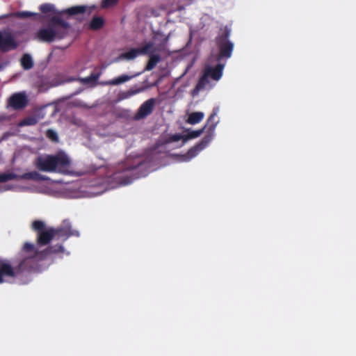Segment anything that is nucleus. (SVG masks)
<instances>
[{
    "label": "nucleus",
    "instance_id": "1",
    "mask_svg": "<svg viewBox=\"0 0 356 356\" xmlns=\"http://www.w3.org/2000/svg\"><path fill=\"white\" fill-rule=\"evenodd\" d=\"M35 165L41 171L68 172L70 161L64 153L56 155H44L38 156L35 161Z\"/></svg>",
    "mask_w": 356,
    "mask_h": 356
},
{
    "label": "nucleus",
    "instance_id": "2",
    "mask_svg": "<svg viewBox=\"0 0 356 356\" xmlns=\"http://www.w3.org/2000/svg\"><path fill=\"white\" fill-rule=\"evenodd\" d=\"M68 24L54 17L49 24L40 28L35 33V38L44 42H51L65 37L67 33Z\"/></svg>",
    "mask_w": 356,
    "mask_h": 356
},
{
    "label": "nucleus",
    "instance_id": "3",
    "mask_svg": "<svg viewBox=\"0 0 356 356\" xmlns=\"http://www.w3.org/2000/svg\"><path fill=\"white\" fill-rule=\"evenodd\" d=\"M57 234L66 237L71 235H78L76 231L71 230L70 223L68 221H65L63 225L56 230L51 228L40 232L38 237V243L41 245L47 244Z\"/></svg>",
    "mask_w": 356,
    "mask_h": 356
},
{
    "label": "nucleus",
    "instance_id": "4",
    "mask_svg": "<svg viewBox=\"0 0 356 356\" xmlns=\"http://www.w3.org/2000/svg\"><path fill=\"white\" fill-rule=\"evenodd\" d=\"M223 68L224 65L221 64L217 65L215 67H207L203 76L197 86V89L211 88L212 86L210 84L209 79L211 78L215 81H219L222 75Z\"/></svg>",
    "mask_w": 356,
    "mask_h": 356
},
{
    "label": "nucleus",
    "instance_id": "5",
    "mask_svg": "<svg viewBox=\"0 0 356 356\" xmlns=\"http://www.w3.org/2000/svg\"><path fill=\"white\" fill-rule=\"evenodd\" d=\"M19 44L13 33L8 31H0V51L6 52L15 49Z\"/></svg>",
    "mask_w": 356,
    "mask_h": 356
},
{
    "label": "nucleus",
    "instance_id": "6",
    "mask_svg": "<svg viewBox=\"0 0 356 356\" xmlns=\"http://www.w3.org/2000/svg\"><path fill=\"white\" fill-rule=\"evenodd\" d=\"M152 47L153 44L152 43H147L141 48L133 49L121 54L120 58L122 59L132 60L140 54H145L149 53Z\"/></svg>",
    "mask_w": 356,
    "mask_h": 356
},
{
    "label": "nucleus",
    "instance_id": "7",
    "mask_svg": "<svg viewBox=\"0 0 356 356\" xmlns=\"http://www.w3.org/2000/svg\"><path fill=\"white\" fill-rule=\"evenodd\" d=\"M155 102L154 99H149L145 102L139 108L136 115V119L140 120L150 114L153 111Z\"/></svg>",
    "mask_w": 356,
    "mask_h": 356
},
{
    "label": "nucleus",
    "instance_id": "8",
    "mask_svg": "<svg viewBox=\"0 0 356 356\" xmlns=\"http://www.w3.org/2000/svg\"><path fill=\"white\" fill-rule=\"evenodd\" d=\"M14 275L15 273L10 265L6 261H0V283L7 282Z\"/></svg>",
    "mask_w": 356,
    "mask_h": 356
},
{
    "label": "nucleus",
    "instance_id": "9",
    "mask_svg": "<svg viewBox=\"0 0 356 356\" xmlns=\"http://www.w3.org/2000/svg\"><path fill=\"white\" fill-rule=\"evenodd\" d=\"M227 37L228 34L218 42L220 48V56L222 57L229 58L232 55L233 44L227 40Z\"/></svg>",
    "mask_w": 356,
    "mask_h": 356
},
{
    "label": "nucleus",
    "instance_id": "10",
    "mask_svg": "<svg viewBox=\"0 0 356 356\" xmlns=\"http://www.w3.org/2000/svg\"><path fill=\"white\" fill-rule=\"evenodd\" d=\"M26 104L27 99L24 93L15 94L10 99V106L16 109L23 108Z\"/></svg>",
    "mask_w": 356,
    "mask_h": 356
},
{
    "label": "nucleus",
    "instance_id": "11",
    "mask_svg": "<svg viewBox=\"0 0 356 356\" xmlns=\"http://www.w3.org/2000/svg\"><path fill=\"white\" fill-rule=\"evenodd\" d=\"M134 76L122 74L118 77L103 82L102 84L104 86H118L122 84L131 80Z\"/></svg>",
    "mask_w": 356,
    "mask_h": 356
},
{
    "label": "nucleus",
    "instance_id": "12",
    "mask_svg": "<svg viewBox=\"0 0 356 356\" xmlns=\"http://www.w3.org/2000/svg\"><path fill=\"white\" fill-rule=\"evenodd\" d=\"M17 176V178H14L13 179H33V180H47L48 179V177L46 176L41 175L38 172L33 171L31 172L24 173L22 175H17L15 174Z\"/></svg>",
    "mask_w": 356,
    "mask_h": 356
},
{
    "label": "nucleus",
    "instance_id": "13",
    "mask_svg": "<svg viewBox=\"0 0 356 356\" xmlns=\"http://www.w3.org/2000/svg\"><path fill=\"white\" fill-rule=\"evenodd\" d=\"M204 117L203 112H193L188 114L186 122L189 124H195L200 122Z\"/></svg>",
    "mask_w": 356,
    "mask_h": 356
},
{
    "label": "nucleus",
    "instance_id": "14",
    "mask_svg": "<svg viewBox=\"0 0 356 356\" xmlns=\"http://www.w3.org/2000/svg\"><path fill=\"white\" fill-rule=\"evenodd\" d=\"M22 253L26 258H32L35 257L37 254L34 245L29 243H26L24 244Z\"/></svg>",
    "mask_w": 356,
    "mask_h": 356
},
{
    "label": "nucleus",
    "instance_id": "15",
    "mask_svg": "<svg viewBox=\"0 0 356 356\" xmlns=\"http://www.w3.org/2000/svg\"><path fill=\"white\" fill-rule=\"evenodd\" d=\"M205 145H206V144H204L203 145H200L199 146H197V147H195L193 149H190L186 155L181 156V157L180 159V161H189L192 158L195 157L197 154V152L199 151H200L201 149H202L204 147Z\"/></svg>",
    "mask_w": 356,
    "mask_h": 356
},
{
    "label": "nucleus",
    "instance_id": "16",
    "mask_svg": "<svg viewBox=\"0 0 356 356\" xmlns=\"http://www.w3.org/2000/svg\"><path fill=\"white\" fill-rule=\"evenodd\" d=\"M21 65L25 70L31 69L33 65V60L31 55L24 54L21 58Z\"/></svg>",
    "mask_w": 356,
    "mask_h": 356
},
{
    "label": "nucleus",
    "instance_id": "17",
    "mask_svg": "<svg viewBox=\"0 0 356 356\" xmlns=\"http://www.w3.org/2000/svg\"><path fill=\"white\" fill-rule=\"evenodd\" d=\"M159 60H160L159 56L152 55L149 58V60L147 63L145 70H152L156 66V65L159 63Z\"/></svg>",
    "mask_w": 356,
    "mask_h": 356
},
{
    "label": "nucleus",
    "instance_id": "18",
    "mask_svg": "<svg viewBox=\"0 0 356 356\" xmlns=\"http://www.w3.org/2000/svg\"><path fill=\"white\" fill-rule=\"evenodd\" d=\"M204 128H202L199 130L193 131L189 132L187 135H184V142L188 141V140L196 138L199 137L203 132H204Z\"/></svg>",
    "mask_w": 356,
    "mask_h": 356
},
{
    "label": "nucleus",
    "instance_id": "19",
    "mask_svg": "<svg viewBox=\"0 0 356 356\" xmlns=\"http://www.w3.org/2000/svg\"><path fill=\"white\" fill-rule=\"evenodd\" d=\"M104 20L102 17H94L90 24V27L92 29H98L103 26Z\"/></svg>",
    "mask_w": 356,
    "mask_h": 356
},
{
    "label": "nucleus",
    "instance_id": "20",
    "mask_svg": "<svg viewBox=\"0 0 356 356\" xmlns=\"http://www.w3.org/2000/svg\"><path fill=\"white\" fill-rule=\"evenodd\" d=\"M86 11V7L85 6H74L70 8H68L65 10L67 13L69 15H76L78 13H82Z\"/></svg>",
    "mask_w": 356,
    "mask_h": 356
},
{
    "label": "nucleus",
    "instance_id": "21",
    "mask_svg": "<svg viewBox=\"0 0 356 356\" xmlns=\"http://www.w3.org/2000/svg\"><path fill=\"white\" fill-rule=\"evenodd\" d=\"M39 119L35 116L29 117L20 122V125H33L38 122Z\"/></svg>",
    "mask_w": 356,
    "mask_h": 356
},
{
    "label": "nucleus",
    "instance_id": "22",
    "mask_svg": "<svg viewBox=\"0 0 356 356\" xmlns=\"http://www.w3.org/2000/svg\"><path fill=\"white\" fill-rule=\"evenodd\" d=\"M184 135L176 134L174 135L170 136L165 141L166 143H170L172 142H176L180 140H183V144H184L186 142H184Z\"/></svg>",
    "mask_w": 356,
    "mask_h": 356
},
{
    "label": "nucleus",
    "instance_id": "23",
    "mask_svg": "<svg viewBox=\"0 0 356 356\" xmlns=\"http://www.w3.org/2000/svg\"><path fill=\"white\" fill-rule=\"evenodd\" d=\"M17 178V176L13 172H5L0 174V182H5L12 179Z\"/></svg>",
    "mask_w": 356,
    "mask_h": 356
},
{
    "label": "nucleus",
    "instance_id": "24",
    "mask_svg": "<svg viewBox=\"0 0 356 356\" xmlns=\"http://www.w3.org/2000/svg\"><path fill=\"white\" fill-rule=\"evenodd\" d=\"M97 79L98 76L90 75L88 77L81 79L80 81L84 84H90L91 83H94Z\"/></svg>",
    "mask_w": 356,
    "mask_h": 356
},
{
    "label": "nucleus",
    "instance_id": "25",
    "mask_svg": "<svg viewBox=\"0 0 356 356\" xmlns=\"http://www.w3.org/2000/svg\"><path fill=\"white\" fill-rule=\"evenodd\" d=\"M40 8V10L42 12L44 13H54V7L51 4H43V5H41Z\"/></svg>",
    "mask_w": 356,
    "mask_h": 356
},
{
    "label": "nucleus",
    "instance_id": "26",
    "mask_svg": "<svg viewBox=\"0 0 356 356\" xmlns=\"http://www.w3.org/2000/svg\"><path fill=\"white\" fill-rule=\"evenodd\" d=\"M117 1L118 0H103L102 6L103 8H107L115 5Z\"/></svg>",
    "mask_w": 356,
    "mask_h": 356
},
{
    "label": "nucleus",
    "instance_id": "27",
    "mask_svg": "<svg viewBox=\"0 0 356 356\" xmlns=\"http://www.w3.org/2000/svg\"><path fill=\"white\" fill-rule=\"evenodd\" d=\"M44 227V222L42 221L36 220L32 224V227L35 230H41Z\"/></svg>",
    "mask_w": 356,
    "mask_h": 356
},
{
    "label": "nucleus",
    "instance_id": "28",
    "mask_svg": "<svg viewBox=\"0 0 356 356\" xmlns=\"http://www.w3.org/2000/svg\"><path fill=\"white\" fill-rule=\"evenodd\" d=\"M140 91H141L140 89H136V90L131 89L124 93V98L129 97L132 95H134L140 92Z\"/></svg>",
    "mask_w": 356,
    "mask_h": 356
},
{
    "label": "nucleus",
    "instance_id": "29",
    "mask_svg": "<svg viewBox=\"0 0 356 356\" xmlns=\"http://www.w3.org/2000/svg\"><path fill=\"white\" fill-rule=\"evenodd\" d=\"M35 15H36V14L33 13H30V12H20V13H17V16L19 17H30V16Z\"/></svg>",
    "mask_w": 356,
    "mask_h": 356
},
{
    "label": "nucleus",
    "instance_id": "30",
    "mask_svg": "<svg viewBox=\"0 0 356 356\" xmlns=\"http://www.w3.org/2000/svg\"><path fill=\"white\" fill-rule=\"evenodd\" d=\"M47 136L51 138L53 140H57V136H56V134L55 132H54L53 131H51V130H49L47 131Z\"/></svg>",
    "mask_w": 356,
    "mask_h": 356
},
{
    "label": "nucleus",
    "instance_id": "31",
    "mask_svg": "<svg viewBox=\"0 0 356 356\" xmlns=\"http://www.w3.org/2000/svg\"><path fill=\"white\" fill-rule=\"evenodd\" d=\"M218 112V108H216V109L213 111V113H212V114L210 115V117L209 118L208 121H207V124H209V123H210V122H211L213 121V118H215V116L217 115Z\"/></svg>",
    "mask_w": 356,
    "mask_h": 356
},
{
    "label": "nucleus",
    "instance_id": "32",
    "mask_svg": "<svg viewBox=\"0 0 356 356\" xmlns=\"http://www.w3.org/2000/svg\"><path fill=\"white\" fill-rule=\"evenodd\" d=\"M215 126H216V124H214L213 126H212V128L214 129L215 128Z\"/></svg>",
    "mask_w": 356,
    "mask_h": 356
}]
</instances>
